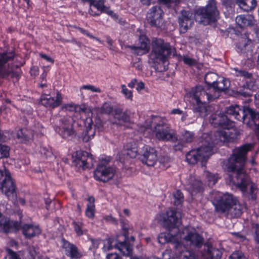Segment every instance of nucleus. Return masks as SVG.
I'll use <instances>...</instances> for the list:
<instances>
[{"instance_id":"obj_7","label":"nucleus","mask_w":259,"mask_h":259,"mask_svg":"<svg viewBox=\"0 0 259 259\" xmlns=\"http://www.w3.org/2000/svg\"><path fill=\"white\" fill-rule=\"evenodd\" d=\"M191 96L195 100L198 106L201 107L199 109V112L202 113L203 115V112L204 113L206 111L205 103L206 100H211L218 97L217 94H212L211 92L209 93V88L207 90L204 91L202 87L200 86L196 87L195 88L192 89L191 93Z\"/></svg>"},{"instance_id":"obj_64","label":"nucleus","mask_w":259,"mask_h":259,"mask_svg":"<svg viewBox=\"0 0 259 259\" xmlns=\"http://www.w3.org/2000/svg\"><path fill=\"white\" fill-rule=\"evenodd\" d=\"M135 83H136V80H132L128 84V86L131 88H133L135 85Z\"/></svg>"},{"instance_id":"obj_23","label":"nucleus","mask_w":259,"mask_h":259,"mask_svg":"<svg viewBox=\"0 0 259 259\" xmlns=\"http://www.w3.org/2000/svg\"><path fill=\"white\" fill-rule=\"evenodd\" d=\"M112 124L126 125L127 123H131L130 116L124 112L116 111L113 113L110 118Z\"/></svg>"},{"instance_id":"obj_22","label":"nucleus","mask_w":259,"mask_h":259,"mask_svg":"<svg viewBox=\"0 0 259 259\" xmlns=\"http://www.w3.org/2000/svg\"><path fill=\"white\" fill-rule=\"evenodd\" d=\"M162 10L159 8H153L148 13V20L152 25L158 26L162 21Z\"/></svg>"},{"instance_id":"obj_5","label":"nucleus","mask_w":259,"mask_h":259,"mask_svg":"<svg viewBox=\"0 0 259 259\" xmlns=\"http://www.w3.org/2000/svg\"><path fill=\"white\" fill-rule=\"evenodd\" d=\"M169 53V45L161 39L153 41L152 51L149 55V62L157 69H161L160 65L166 62V56Z\"/></svg>"},{"instance_id":"obj_24","label":"nucleus","mask_w":259,"mask_h":259,"mask_svg":"<svg viewBox=\"0 0 259 259\" xmlns=\"http://www.w3.org/2000/svg\"><path fill=\"white\" fill-rule=\"evenodd\" d=\"M63 247L65 249L66 255L71 259H77L82 256V253L75 245L67 241L63 242Z\"/></svg>"},{"instance_id":"obj_61","label":"nucleus","mask_w":259,"mask_h":259,"mask_svg":"<svg viewBox=\"0 0 259 259\" xmlns=\"http://www.w3.org/2000/svg\"><path fill=\"white\" fill-rule=\"evenodd\" d=\"M256 240L259 242V225L257 226V228L256 230Z\"/></svg>"},{"instance_id":"obj_51","label":"nucleus","mask_w":259,"mask_h":259,"mask_svg":"<svg viewBox=\"0 0 259 259\" xmlns=\"http://www.w3.org/2000/svg\"><path fill=\"white\" fill-rule=\"evenodd\" d=\"M80 89L81 90H89L94 92H100V90L99 89H98L93 85H83L81 88Z\"/></svg>"},{"instance_id":"obj_49","label":"nucleus","mask_w":259,"mask_h":259,"mask_svg":"<svg viewBox=\"0 0 259 259\" xmlns=\"http://www.w3.org/2000/svg\"><path fill=\"white\" fill-rule=\"evenodd\" d=\"M74 229L76 234L78 236L82 235L83 234L84 231L82 230L81 226L77 223H74Z\"/></svg>"},{"instance_id":"obj_34","label":"nucleus","mask_w":259,"mask_h":259,"mask_svg":"<svg viewBox=\"0 0 259 259\" xmlns=\"http://www.w3.org/2000/svg\"><path fill=\"white\" fill-rule=\"evenodd\" d=\"M117 244L114 238H109L104 240L103 250L104 251H108L111 250L115 244Z\"/></svg>"},{"instance_id":"obj_41","label":"nucleus","mask_w":259,"mask_h":259,"mask_svg":"<svg viewBox=\"0 0 259 259\" xmlns=\"http://www.w3.org/2000/svg\"><path fill=\"white\" fill-rule=\"evenodd\" d=\"M9 156V148L8 147L0 145V159L8 157Z\"/></svg>"},{"instance_id":"obj_36","label":"nucleus","mask_w":259,"mask_h":259,"mask_svg":"<svg viewBox=\"0 0 259 259\" xmlns=\"http://www.w3.org/2000/svg\"><path fill=\"white\" fill-rule=\"evenodd\" d=\"M87 247L90 250H95L98 248L100 240L91 237H89L85 241Z\"/></svg>"},{"instance_id":"obj_56","label":"nucleus","mask_w":259,"mask_h":259,"mask_svg":"<svg viewBox=\"0 0 259 259\" xmlns=\"http://www.w3.org/2000/svg\"><path fill=\"white\" fill-rule=\"evenodd\" d=\"M40 56L42 58L44 59L46 61H47L51 63H53L54 62V60L53 58H52L51 57H50V56H49L46 54H40Z\"/></svg>"},{"instance_id":"obj_13","label":"nucleus","mask_w":259,"mask_h":259,"mask_svg":"<svg viewBox=\"0 0 259 259\" xmlns=\"http://www.w3.org/2000/svg\"><path fill=\"white\" fill-rule=\"evenodd\" d=\"M62 100L61 94L57 92L55 97H52L50 94H42L40 96L39 102L46 107L54 109L61 104Z\"/></svg>"},{"instance_id":"obj_52","label":"nucleus","mask_w":259,"mask_h":259,"mask_svg":"<svg viewBox=\"0 0 259 259\" xmlns=\"http://www.w3.org/2000/svg\"><path fill=\"white\" fill-rule=\"evenodd\" d=\"M107 259H122L121 257L116 253H108L106 255Z\"/></svg>"},{"instance_id":"obj_26","label":"nucleus","mask_w":259,"mask_h":259,"mask_svg":"<svg viewBox=\"0 0 259 259\" xmlns=\"http://www.w3.org/2000/svg\"><path fill=\"white\" fill-rule=\"evenodd\" d=\"M93 121L91 118H87L84 121L85 133L83 140L87 142L92 139L95 134V130L92 128Z\"/></svg>"},{"instance_id":"obj_48","label":"nucleus","mask_w":259,"mask_h":259,"mask_svg":"<svg viewBox=\"0 0 259 259\" xmlns=\"http://www.w3.org/2000/svg\"><path fill=\"white\" fill-rule=\"evenodd\" d=\"M95 207H87L85 214L88 218H93L95 215Z\"/></svg>"},{"instance_id":"obj_10","label":"nucleus","mask_w":259,"mask_h":259,"mask_svg":"<svg viewBox=\"0 0 259 259\" xmlns=\"http://www.w3.org/2000/svg\"><path fill=\"white\" fill-rule=\"evenodd\" d=\"M173 243H174V259H198L195 253L186 249L183 242Z\"/></svg>"},{"instance_id":"obj_21","label":"nucleus","mask_w":259,"mask_h":259,"mask_svg":"<svg viewBox=\"0 0 259 259\" xmlns=\"http://www.w3.org/2000/svg\"><path fill=\"white\" fill-rule=\"evenodd\" d=\"M22 233L25 238L30 239L39 235L41 230L38 226L26 224L22 227Z\"/></svg>"},{"instance_id":"obj_40","label":"nucleus","mask_w":259,"mask_h":259,"mask_svg":"<svg viewBox=\"0 0 259 259\" xmlns=\"http://www.w3.org/2000/svg\"><path fill=\"white\" fill-rule=\"evenodd\" d=\"M221 256L219 251L215 249H212L207 253V259H220Z\"/></svg>"},{"instance_id":"obj_29","label":"nucleus","mask_w":259,"mask_h":259,"mask_svg":"<svg viewBox=\"0 0 259 259\" xmlns=\"http://www.w3.org/2000/svg\"><path fill=\"white\" fill-rule=\"evenodd\" d=\"M17 137L22 141H27L33 139V135L32 131L24 128L18 131Z\"/></svg>"},{"instance_id":"obj_2","label":"nucleus","mask_w":259,"mask_h":259,"mask_svg":"<svg viewBox=\"0 0 259 259\" xmlns=\"http://www.w3.org/2000/svg\"><path fill=\"white\" fill-rule=\"evenodd\" d=\"M181 213L175 208H169L165 212L159 214L156 217V220L162 226L169 231L167 233H162L158 238L160 243L163 244L174 241L177 234L181 231Z\"/></svg>"},{"instance_id":"obj_58","label":"nucleus","mask_w":259,"mask_h":259,"mask_svg":"<svg viewBox=\"0 0 259 259\" xmlns=\"http://www.w3.org/2000/svg\"><path fill=\"white\" fill-rule=\"evenodd\" d=\"M169 161V159L167 157H161L159 159V162L165 165H166Z\"/></svg>"},{"instance_id":"obj_43","label":"nucleus","mask_w":259,"mask_h":259,"mask_svg":"<svg viewBox=\"0 0 259 259\" xmlns=\"http://www.w3.org/2000/svg\"><path fill=\"white\" fill-rule=\"evenodd\" d=\"M78 107V105L73 103H68L65 104L63 107V109L68 111H76Z\"/></svg>"},{"instance_id":"obj_55","label":"nucleus","mask_w":259,"mask_h":259,"mask_svg":"<svg viewBox=\"0 0 259 259\" xmlns=\"http://www.w3.org/2000/svg\"><path fill=\"white\" fill-rule=\"evenodd\" d=\"M10 75H11V76L12 78H15L16 79H17L19 78V77L20 76V71H14L11 69Z\"/></svg>"},{"instance_id":"obj_60","label":"nucleus","mask_w":259,"mask_h":259,"mask_svg":"<svg viewBox=\"0 0 259 259\" xmlns=\"http://www.w3.org/2000/svg\"><path fill=\"white\" fill-rule=\"evenodd\" d=\"M187 20V19L186 18H184L182 21L180 23V25H181V28H182L183 27H184V30H185L187 29V27L186 25H184V22Z\"/></svg>"},{"instance_id":"obj_46","label":"nucleus","mask_w":259,"mask_h":259,"mask_svg":"<svg viewBox=\"0 0 259 259\" xmlns=\"http://www.w3.org/2000/svg\"><path fill=\"white\" fill-rule=\"evenodd\" d=\"M11 70H8V68L5 66L0 67V77H5L10 75Z\"/></svg>"},{"instance_id":"obj_8","label":"nucleus","mask_w":259,"mask_h":259,"mask_svg":"<svg viewBox=\"0 0 259 259\" xmlns=\"http://www.w3.org/2000/svg\"><path fill=\"white\" fill-rule=\"evenodd\" d=\"M211 154V150L209 147H202L190 151L186 155V159L189 163L194 164L199 160H205Z\"/></svg>"},{"instance_id":"obj_50","label":"nucleus","mask_w":259,"mask_h":259,"mask_svg":"<svg viewBox=\"0 0 259 259\" xmlns=\"http://www.w3.org/2000/svg\"><path fill=\"white\" fill-rule=\"evenodd\" d=\"M5 259H21L17 253L12 251H9V254L6 257Z\"/></svg>"},{"instance_id":"obj_63","label":"nucleus","mask_w":259,"mask_h":259,"mask_svg":"<svg viewBox=\"0 0 259 259\" xmlns=\"http://www.w3.org/2000/svg\"><path fill=\"white\" fill-rule=\"evenodd\" d=\"M17 202L22 205L24 204L25 203V200L23 198H18L17 199Z\"/></svg>"},{"instance_id":"obj_18","label":"nucleus","mask_w":259,"mask_h":259,"mask_svg":"<svg viewBox=\"0 0 259 259\" xmlns=\"http://www.w3.org/2000/svg\"><path fill=\"white\" fill-rule=\"evenodd\" d=\"M243 121L250 125H254L259 130V114L255 113L248 107L243 108Z\"/></svg>"},{"instance_id":"obj_42","label":"nucleus","mask_w":259,"mask_h":259,"mask_svg":"<svg viewBox=\"0 0 259 259\" xmlns=\"http://www.w3.org/2000/svg\"><path fill=\"white\" fill-rule=\"evenodd\" d=\"M30 256L28 259H48L47 257L38 254L35 248H32L30 251Z\"/></svg>"},{"instance_id":"obj_1","label":"nucleus","mask_w":259,"mask_h":259,"mask_svg":"<svg viewBox=\"0 0 259 259\" xmlns=\"http://www.w3.org/2000/svg\"><path fill=\"white\" fill-rule=\"evenodd\" d=\"M253 147V145L247 144L235 148L227 163L228 171L232 172L230 182L242 192L246 191L248 187L252 186L243 167L246 160V154Z\"/></svg>"},{"instance_id":"obj_4","label":"nucleus","mask_w":259,"mask_h":259,"mask_svg":"<svg viewBox=\"0 0 259 259\" xmlns=\"http://www.w3.org/2000/svg\"><path fill=\"white\" fill-rule=\"evenodd\" d=\"M211 119V122L214 125H220L224 128L223 131L215 134L214 143L229 142L233 141L237 137L235 130L229 129L233 126V124L228 120L226 115L223 114L214 115L212 116Z\"/></svg>"},{"instance_id":"obj_16","label":"nucleus","mask_w":259,"mask_h":259,"mask_svg":"<svg viewBox=\"0 0 259 259\" xmlns=\"http://www.w3.org/2000/svg\"><path fill=\"white\" fill-rule=\"evenodd\" d=\"M19 228L20 224L18 222L8 219L0 212V231L14 233L18 231Z\"/></svg>"},{"instance_id":"obj_38","label":"nucleus","mask_w":259,"mask_h":259,"mask_svg":"<svg viewBox=\"0 0 259 259\" xmlns=\"http://www.w3.org/2000/svg\"><path fill=\"white\" fill-rule=\"evenodd\" d=\"M194 138V134L189 131H185L181 135V140L183 142H190Z\"/></svg>"},{"instance_id":"obj_25","label":"nucleus","mask_w":259,"mask_h":259,"mask_svg":"<svg viewBox=\"0 0 259 259\" xmlns=\"http://www.w3.org/2000/svg\"><path fill=\"white\" fill-rule=\"evenodd\" d=\"M228 86L229 82L228 80L219 77L217 81V83H215V85L213 87H209V93L211 92L212 94H218V97L220 92L227 89Z\"/></svg>"},{"instance_id":"obj_17","label":"nucleus","mask_w":259,"mask_h":259,"mask_svg":"<svg viewBox=\"0 0 259 259\" xmlns=\"http://www.w3.org/2000/svg\"><path fill=\"white\" fill-rule=\"evenodd\" d=\"M84 2H89L90 4V12L92 15H97L99 12H105L112 15L113 12L104 6L103 0H82Z\"/></svg>"},{"instance_id":"obj_32","label":"nucleus","mask_w":259,"mask_h":259,"mask_svg":"<svg viewBox=\"0 0 259 259\" xmlns=\"http://www.w3.org/2000/svg\"><path fill=\"white\" fill-rule=\"evenodd\" d=\"M251 17L249 16L240 15L236 18V23L241 27L249 25L251 23Z\"/></svg>"},{"instance_id":"obj_12","label":"nucleus","mask_w":259,"mask_h":259,"mask_svg":"<svg viewBox=\"0 0 259 259\" xmlns=\"http://www.w3.org/2000/svg\"><path fill=\"white\" fill-rule=\"evenodd\" d=\"M115 173V170L107 165H100L98 166L94 172V176L96 180L107 182L112 179Z\"/></svg>"},{"instance_id":"obj_54","label":"nucleus","mask_w":259,"mask_h":259,"mask_svg":"<svg viewBox=\"0 0 259 259\" xmlns=\"http://www.w3.org/2000/svg\"><path fill=\"white\" fill-rule=\"evenodd\" d=\"M184 62L185 64L189 65H193L196 63L194 59L188 57H185L184 58Z\"/></svg>"},{"instance_id":"obj_30","label":"nucleus","mask_w":259,"mask_h":259,"mask_svg":"<svg viewBox=\"0 0 259 259\" xmlns=\"http://www.w3.org/2000/svg\"><path fill=\"white\" fill-rule=\"evenodd\" d=\"M30 75L33 78L38 77L39 79L44 80L46 78L47 72L43 70L41 73L39 74V69L38 66H33L30 69Z\"/></svg>"},{"instance_id":"obj_31","label":"nucleus","mask_w":259,"mask_h":259,"mask_svg":"<svg viewBox=\"0 0 259 259\" xmlns=\"http://www.w3.org/2000/svg\"><path fill=\"white\" fill-rule=\"evenodd\" d=\"M126 154L132 158H135L138 155V146L135 142L128 143L126 145Z\"/></svg>"},{"instance_id":"obj_39","label":"nucleus","mask_w":259,"mask_h":259,"mask_svg":"<svg viewBox=\"0 0 259 259\" xmlns=\"http://www.w3.org/2000/svg\"><path fill=\"white\" fill-rule=\"evenodd\" d=\"M241 109L238 106H232L227 109V113L234 116L236 118L239 115Z\"/></svg>"},{"instance_id":"obj_47","label":"nucleus","mask_w":259,"mask_h":259,"mask_svg":"<svg viewBox=\"0 0 259 259\" xmlns=\"http://www.w3.org/2000/svg\"><path fill=\"white\" fill-rule=\"evenodd\" d=\"M10 58V57L6 53L0 54V67L2 66Z\"/></svg>"},{"instance_id":"obj_35","label":"nucleus","mask_w":259,"mask_h":259,"mask_svg":"<svg viewBox=\"0 0 259 259\" xmlns=\"http://www.w3.org/2000/svg\"><path fill=\"white\" fill-rule=\"evenodd\" d=\"M219 77L214 73H207L205 77V82L209 85V87H213L217 83Z\"/></svg>"},{"instance_id":"obj_6","label":"nucleus","mask_w":259,"mask_h":259,"mask_svg":"<svg viewBox=\"0 0 259 259\" xmlns=\"http://www.w3.org/2000/svg\"><path fill=\"white\" fill-rule=\"evenodd\" d=\"M183 242V244H184L185 242H186L189 243L190 245L197 246L202 244L203 240L201 237L197 234L194 229L186 227L181 229L177 234L174 241L170 242Z\"/></svg>"},{"instance_id":"obj_62","label":"nucleus","mask_w":259,"mask_h":259,"mask_svg":"<svg viewBox=\"0 0 259 259\" xmlns=\"http://www.w3.org/2000/svg\"><path fill=\"white\" fill-rule=\"evenodd\" d=\"M144 88V84L142 82H139L138 84L137 89L138 90H141L143 89Z\"/></svg>"},{"instance_id":"obj_11","label":"nucleus","mask_w":259,"mask_h":259,"mask_svg":"<svg viewBox=\"0 0 259 259\" xmlns=\"http://www.w3.org/2000/svg\"><path fill=\"white\" fill-rule=\"evenodd\" d=\"M157 160V152L154 148L149 146L143 147L141 161L144 164L152 166L155 165Z\"/></svg>"},{"instance_id":"obj_44","label":"nucleus","mask_w":259,"mask_h":259,"mask_svg":"<svg viewBox=\"0 0 259 259\" xmlns=\"http://www.w3.org/2000/svg\"><path fill=\"white\" fill-rule=\"evenodd\" d=\"M229 259H247L241 252L236 251L231 254Z\"/></svg>"},{"instance_id":"obj_20","label":"nucleus","mask_w":259,"mask_h":259,"mask_svg":"<svg viewBox=\"0 0 259 259\" xmlns=\"http://www.w3.org/2000/svg\"><path fill=\"white\" fill-rule=\"evenodd\" d=\"M150 41L145 35H141L139 39L138 46H132L130 48L134 52L139 55L147 53L150 49Z\"/></svg>"},{"instance_id":"obj_19","label":"nucleus","mask_w":259,"mask_h":259,"mask_svg":"<svg viewBox=\"0 0 259 259\" xmlns=\"http://www.w3.org/2000/svg\"><path fill=\"white\" fill-rule=\"evenodd\" d=\"M156 137L160 140H176L177 139L174 133L162 125H157L155 128Z\"/></svg>"},{"instance_id":"obj_37","label":"nucleus","mask_w":259,"mask_h":259,"mask_svg":"<svg viewBox=\"0 0 259 259\" xmlns=\"http://www.w3.org/2000/svg\"><path fill=\"white\" fill-rule=\"evenodd\" d=\"M205 177L207 180L208 184L210 186H212L217 182L218 177L216 174H212L209 171L205 172Z\"/></svg>"},{"instance_id":"obj_45","label":"nucleus","mask_w":259,"mask_h":259,"mask_svg":"<svg viewBox=\"0 0 259 259\" xmlns=\"http://www.w3.org/2000/svg\"><path fill=\"white\" fill-rule=\"evenodd\" d=\"M122 92L125 97L130 100H132L133 94L131 91L128 90L125 85H122Z\"/></svg>"},{"instance_id":"obj_57","label":"nucleus","mask_w":259,"mask_h":259,"mask_svg":"<svg viewBox=\"0 0 259 259\" xmlns=\"http://www.w3.org/2000/svg\"><path fill=\"white\" fill-rule=\"evenodd\" d=\"M88 204L87 205V207H95V199L92 197H89L88 199Z\"/></svg>"},{"instance_id":"obj_53","label":"nucleus","mask_w":259,"mask_h":259,"mask_svg":"<svg viewBox=\"0 0 259 259\" xmlns=\"http://www.w3.org/2000/svg\"><path fill=\"white\" fill-rule=\"evenodd\" d=\"M111 110V108L107 104H105L100 109V111L102 113H108Z\"/></svg>"},{"instance_id":"obj_14","label":"nucleus","mask_w":259,"mask_h":259,"mask_svg":"<svg viewBox=\"0 0 259 259\" xmlns=\"http://www.w3.org/2000/svg\"><path fill=\"white\" fill-rule=\"evenodd\" d=\"M219 13L216 10L215 3L214 1L211 0L206 6L205 12L203 14L201 22L204 24H208L211 21H214L218 17Z\"/></svg>"},{"instance_id":"obj_33","label":"nucleus","mask_w":259,"mask_h":259,"mask_svg":"<svg viewBox=\"0 0 259 259\" xmlns=\"http://www.w3.org/2000/svg\"><path fill=\"white\" fill-rule=\"evenodd\" d=\"M115 247L124 255H130L132 251L131 247L124 242H118Z\"/></svg>"},{"instance_id":"obj_3","label":"nucleus","mask_w":259,"mask_h":259,"mask_svg":"<svg viewBox=\"0 0 259 259\" xmlns=\"http://www.w3.org/2000/svg\"><path fill=\"white\" fill-rule=\"evenodd\" d=\"M212 203L218 209L222 210L233 218L242 213V207L237 200L229 194L216 192L212 194Z\"/></svg>"},{"instance_id":"obj_28","label":"nucleus","mask_w":259,"mask_h":259,"mask_svg":"<svg viewBox=\"0 0 259 259\" xmlns=\"http://www.w3.org/2000/svg\"><path fill=\"white\" fill-rule=\"evenodd\" d=\"M239 7L245 11L253 10L256 6V0H236Z\"/></svg>"},{"instance_id":"obj_9","label":"nucleus","mask_w":259,"mask_h":259,"mask_svg":"<svg viewBox=\"0 0 259 259\" xmlns=\"http://www.w3.org/2000/svg\"><path fill=\"white\" fill-rule=\"evenodd\" d=\"M72 159L76 167L82 169L90 167L93 160L92 155L82 150L74 152L72 155Z\"/></svg>"},{"instance_id":"obj_15","label":"nucleus","mask_w":259,"mask_h":259,"mask_svg":"<svg viewBox=\"0 0 259 259\" xmlns=\"http://www.w3.org/2000/svg\"><path fill=\"white\" fill-rule=\"evenodd\" d=\"M0 189L8 198H14L16 196L15 186L12 178L9 174L5 173V179L2 182Z\"/></svg>"},{"instance_id":"obj_27","label":"nucleus","mask_w":259,"mask_h":259,"mask_svg":"<svg viewBox=\"0 0 259 259\" xmlns=\"http://www.w3.org/2000/svg\"><path fill=\"white\" fill-rule=\"evenodd\" d=\"M62 135L64 138L73 137L76 135V132L73 128V124L71 121L63 123Z\"/></svg>"},{"instance_id":"obj_59","label":"nucleus","mask_w":259,"mask_h":259,"mask_svg":"<svg viewBox=\"0 0 259 259\" xmlns=\"http://www.w3.org/2000/svg\"><path fill=\"white\" fill-rule=\"evenodd\" d=\"M6 172L8 174V172L6 170H5L4 171L0 170V181L2 180L3 182V180L5 179V176Z\"/></svg>"}]
</instances>
